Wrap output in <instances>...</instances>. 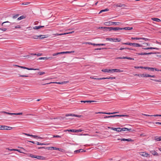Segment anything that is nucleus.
Returning <instances> with one entry per match:
<instances>
[{
	"label": "nucleus",
	"instance_id": "nucleus-2",
	"mask_svg": "<svg viewBox=\"0 0 161 161\" xmlns=\"http://www.w3.org/2000/svg\"><path fill=\"white\" fill-rule=\"evenodd\" d=\"M46 148L48 150H58L61 152H64V150L62 148H57L55 147H47Z\"/></svg>",
	"mask_w": 161,
	"mask_h": 161
},
{
	"label": "nucleus",
	"instance_id": "nucleus-49",
	"mask_svg": "<svg viewBox=\"0 0 161 161\" xmlns=\"http://www.w3.org/2000/svg\"><path fill=\"white\" fill-rule=\"evenodd\" d=\"M22 113H14L13 115H22Z\"/></svg>",
	"mask_w": 161,
	"mask_h": 161
},
{
	"label": "nucleus",
	"instance_id": "nucleus-15",
	"mask_svg": "<svg viewBox=\"0 0 161 161\" xmlns=\"http://www.w3.org/2000/svg\"><path fill=\"white\" fill-rule=\"evenodd\" d=\"M120 132L122 131H130L131 129H128L126 128H120Z\"/></svg>",
	"mask_w": 161,
	"mask_h": 161
},
{
	"label": "nucleus",
	"instance_id": "nucleus-13",
	"mask_svg": "<svg viewBox=\"0 0 161 161\" xmlns=\"http://www.w3.org/2000/svg\"><path fill=\"white\" fill-rule=\"evenodd\" d=\"M74 32V31H72L71 32H69V33H61V34L56 33V34H54V35L55 36H59L64 35H65L66 34H69V33H72L73 32Z\"/></svg>",
	"mask_w": 161,
	"mask_h": 161
},
{
	"label": "nucleus",
	"instance_id": "nucleus-1",
	"mask_svg": "<svg viewBox=\"0 0 161 161\" xmlns=\"http://www.w3.org/2000/svg\"><path fill=\"white\" fill-rule=\"evenodd\" d=\"M101 28H104V29H107V30H108L109 31H111L112 30H113L114 31H119L120 30H122V29L119 28V27H101Z\"/></svg>",
	"mask_w": 161,
	"mask_h": 161
},
{
	"label": "nucleus",
	"instance_id": "nucleus-20",
	"mask_svg": "<svg viewBox=\"0 0 161 161\" xmlns=\"http://www.w3.org/2000/svg\"><path fill=\"white\" fill-rule=\"evenodd\" d=\"M154 140L156 141H161V136H159V137L156 136L155 137Z\"/></svg>",
	"mask_w": 161,
	"mask_h": 161
},
{
	"label": "nucleus",
	"instance_id": "nucleus-25",
	"mask_svg": "<svg viewBox=\"0 0 161 161\" xmlns=\"http://www.w3.org/2000/svg\"><path fill=\"white\" fill-rule=\"evenodd\" d=\"M150 153L154 155L158 156V155L157 153L155 151H150Z\"/></svg>",
	"mask_w": 161,
	"mask_h": 161
},
{
	"label": "nucleus",
	"instance_id": "nucleus-45",
	"mask_svg": "<svg viewBox=\"0 0 161 161\" xmlns=\"http://www.w3.org/2000/svg\"><path fill=\"white\" fill-rule=\"evenodd\" d=\"M32 55H37L38 56H41L42 55V53H38V54H31Z\"/></svg>",
	"mask_w": 161,
	"mask_h": 161
},
{
	"label": "nucleus",
	"instance_id": "nucleus-34",
	"mask_svg": "<svg viewBox=\"0 0 161 161\" xmlns=\"http://www.w3.org/2000/svg\"><path fill=\"white\" fill-rule=\"evenodd\" d=\"M26 135H27V136H32V137H34V138H36V137H37V136H35V135H30V134H25Z\"/></svg>",
	"mask_w": 161,
	"mask_h": 161
},
{
	"label": "nucleus",
	"instance_id": "nucleus-39",
	"mask_svg": "<svg viewBox=\"0 0 161 161\" xmlns=\"http://www.w3.org/2000/svg\"><path fill=\"white\" fill-rule=\"evenodd\" d=\"M19 15V14H17L15 15H14L13 16V19H16L17 18Z\"/></svg>",
	"mask_w": 161,
	"mask_h": 161
},
{
	"label": "nucleus",
	"instance_id": "nucleus-48",
	"mask_svg": "<svg viewBox=\"0 0 161 161\" xmlns=\"http://www.w3.org/2000/svg\"><path fill=\"white\" fill-rule=\"evenodd\" d=\"M3 128H0V130H7V126L4 125V127H3Z\"/></svg>",
	"mask_w": 161,
	"mask_h": 161
},
{
	"label": "nucleus",
	"instance_id": "nucleus-50",
	"mask_svg": "<svg viewBox=\"0 0 161 161\" xmlns=\"http://www.w3.org/2000/svg\"><path fill=\"white\" fill-rule=\"evenodd\" d=\"M10 23V22H8V21H6V22H3L2 24V25H1L2 26H5V25H4V24L5 23ZM8 25H6V26H7Z\"/></svg>",
	"mask_w": 161,
	"mask_h": 161
},
{
	"label": "nucleus",
	"instance_id": "nucleus-33",
	"mask_svg": "<svg viewBox=\"0 0 161 161\" xmlns=\"http://www.w3.org/2000/svg\"><path fill=\"white\" fill-rule=\"evenodd\" d=\"M109 11V9L108 8H106L104 9H103L102 10H101L99 12V14H100L103 12H105V11Z\"/></svg>",
	"mask_w": 161,
	"mask_h": 161
},
{
	"label": "nucleus",
	"instance_id": "nucleus-14",
	"mask_svg": "<svg viewBox=\"0 0 161 161\" xmlns=\"http://www.w3.org/2000/svg\"><path fill=\"white\" fill-rule=\"evenodd\" d=\"M116 112H114L113 113H105V112H96L95 114H114L116 113Z\"/></svg>",
	"mask_w": 161,
	"mask_h": 161
},
{
	"label": "nucleus",
	"instance_id": "nucleus-44",
	"mask_svg": "<svg viewBox=\"0 0 161 161\" xmlns=\"http://www.w3.org/2000/svg\"><path fill=\"white\" fill-rule=\"evenodd\" d=\"M151 80H153V81H155L156 82H161V79H159V80H154V79H151Z\"/></svg>",
	"mask_w": 161,
	"mask_h": 161
},
{
	"label": "nucleus",
	"instance_id": "nucleus-42",
	"mask_svg": "<svg viewBox=\"0 0 161 161\" xmlns=\"http://www.w3.org/2000/svg\"><path fill=\"white\" fill-rule=\"evenodd\" d=\"M141 39H142V38H138V37H131V39L132 40H141Z\"/></svg>",
	"mask_w": 161,
	"mask_h": 161
},
{
	"label": "nucleus",
	"instance_id": "nucleus-26",
	"mask_svg": "<svg viewBox=\"0 0 161 161\" xmlns=\"http://www.w3.org/2000/svg\"><path fill=\"white\" fill-rule=\"evenodd\" d=\"M125 116V115H110V117H111V118H114V117H122V116Z\"/></svg>",
	"mask_w": 161,
	"mask_h": 161
},
{
	"label": "nucleus",
	"instance_id": "nucleus-11",
	"mask_svg": "<svg viewBox=\"0 0 161 161\" xmlns=\"http://www.w3.org/2000/svg\"><path fill=\"white\" fill-rule=\"evenodd\" d=\"M121 71L119 69H111V73H113L114 72H120Z\"/></svg>",
	"mask_w": 161,
	"mask_h": 161
},
{
	"label": "nucleus",
	"instance_id": "nucleus-35",
	"mask_svg": "<svg viewBox=\"0 0 161 161\" xmlns=\"http://www.w3.org/2000/svg\"><path fill=\"white\" fill-rule=\"evenodd\" d=\"M107 49V48H95V51H96V50H103L104 49Z\"/></svg>",
	"mask_w": 161,
	"mask_h": 161
},
{
	"label": "nucleus",
	"instance_id": "nucleus-23",
	"mask_svg": "<svg viewBox=\"0 0 161 161\" xmlns=\"http://www.w3.org/2000/svg\"><path fill=\"white\" fill-rule=\"evenodd\" d=\"M152 19L153 21H157L158 22H160L161 21V20L160 19H159L158 18H152Z\"/></svg>",
	"mask_w": 161,
	"mask_h": 161
},
{
	"label": "nucleus",
	"instance_id": "nucleus-38",
	"mask_svg": "<svg viewBox=\"0 0 161 161\" xmlns=\"http://www.w3.org/2000/svg\"><path fill=\"white\" fill-rule=\"evenodd\" d=\"M106 40L107 41H114V38H106Z\"/></svg>",
	"mask_w": 161,
	"mask_h": 161
},
{
	"label": "nucleus",
	"instance_id": "nucleus-28",
	"mask_svg": "<svg viewBox=\"0 0 161 161\" xmlns=\"http://www.w3.org/2000/svg\"><path fill=\"white\" fill-rule=\"evenodd\" d=\"M106 45V44H103V43H102V44H95V43H94L93 44V46H105Z\"/></svg>",
	"mask_w": 161,
	"mask_h": 161
},
{
	"label": "nucleus",
	"instance_id": "nucleus-54",
	"mask_svg": "<svg viewBox=\"0 0 161 161\" xmlns=\"http://www.w3.org/2000/svg\"><path fill=\"white\" fill-rule=\"evenodd\" d=\"M74 51H66V53H74Z\"/></svg>",
	"mask_w": 161,
	"mask_h": 161
},
{
	"label": "nucleus",
	"instance_id": "nucleus-55",
	"mask_svg": "<svg viewBox=\"0 0 161 161\" xmlns=\"http://www.w3.org/2000/svg\"><path fill=\"white\" fill-rule=\"evenodd\" d=\"M19 76L20 77H28V75H19Z\"/></svg>",
	"mask_w": 161,
	"mask_h": 161
},
{
	"label": "nucleus",
	"instance_id": "nucleus-57",
	"mask_svg": "<svg viewBox=\"0 0 161 161\" xmlns=\"http://www.w3.org/2000/svg\"><path fill=\"white\" fill-rule=\"evenodd\" d=\"M122 58L123 59H127L131 60L130 57H123Z\"/></svg>",
	"mask_w": 161,
	"mask_h": 161
},
{
	"label": "nucleus",
	"instance_id": "nucleus-3",
	"mask_svg": "<svg viewBox=\"0 0 161 161\" xmlns=\"http://www.w3.org/2000/svg\"><path fill=\"white\" fill-rule=\"evenodd\" d=\"M119 22H113L111 21L107 22L104 23V25H118Z\"/></svg>",
	"mask_w": 161,
	"mask_h": 161
},
{
	"label": "nucleus",
	"instance_id": "nucleus-16",
	"mask_svg": "<svg viewBox=\"0 0 161 161\" xmlns=\"http://www.w3.org/2000/svg\"><path fill=\"white\" fill-rule=\"evenodd\" d=\"M86 152V151L84 150L80 149L78 150H75L74 151V153H80V152Z\"/></svg>",
	"mask_w": 161,
	"mask_h": 161
},
{
	"label": "nucleus",
	"instance_id": "nucleus-27",
	"mask_svg": "<svg viewBox=\"0 0 161 161\" xmlns=\"http://www.w3.org/2000/svg\"><path fill=\"white\" fill-rule=\"evenodd\" d=\"M115 79V77H106V78L103 77L102 78H101L100 79H103V80L106 79H111L112 80V79Z\"/></svg>",
	"mask_w": 161,
	"mask_h": 161
},
{
	"label": "nucleus",
	"instance_id": "nucleus-36",
	"mask_svg": "<svg viewBox=\"0 0 161 161\" xmlns=\"http://www.w3.org/2000/svg\"><path fill=\"white\" fill-rule=\"evenodd\" d=\"M124 6V4H122L121 3H118L116 5L117 7H121Z\"/></svg>",
	"mask_w": 161,
	"mask_h": 161
},
{
	"label": "nucleus",
	"instance_id": "nucleus-21",
	"mask_svg": "<svg viewBox=\"0 0 161 161\" xmlns=\"http://www.w3.org/2000/svg\"><path fill=\"white\" fill-rule=\"evenodd\" d=\"M118 140H120L121 141H131V139L130 138H129V139H124V138H123V139H118Z\"/></svg>",
	"mask_w": 161,
	"mask_h": 161
},
{
	"label": "nucleus",
	"instance_id": "nucleus-9",
	"mask_svg": "<svg viewBox=\"0 0 161 161\" xmlns=\"http://www.w3.org/2000/svg\"><path fill=\"white\" fill-rule=\"evenodd\" d=\"M36 158H37L38 159L40 160H45L46 158L43 156H36Z\"/></svg>",
	"mask_w": 161,
	"mask_h": 161
},
{
	"label": "nucleus",
	"instance_id": "nucleus-62",
	"mask_svg": "<svg viewBox=\"0 0 161 161\" xmlns=\"http://www.w3.org/2000/svg\"><path fill=\"white\" fill-rule=\"evenodd\" d=\"M58 54H59V53H54L53 54V56H56V55H58Z\"/></svg>",
	"mask_w": 161,
	"mask_h": 161
},
{
	"label": "nucleus",
	"instance_id": "nucleus-24",
	"mask_svg": "<svg viewBox=\"0 0 161 161\" xmlns=\"http://www.w3.org/2000/svg\"><path fill=\"white\" fill-rule=\"evenodd\" d=\"M97 101H81V103H91V102H96Z\"/></svg>",
	"mask_w": 161,
	"mask_h": 161
},
{
	"label": "nucleus",
	"instance_id": "nucleus-63",
	"mask_svg": "<svg viewBox=\"0 0 161 161\" xmlns=\"http://www.w3.org/2000/svg\"><path fill=\"white\" fill-rule=\"evenodd\" d=\"M47 59H50V60H52L53 59V58L52 57H47Z\"/></svg>",
	"mask_w": 161,
	"mask_h": 161
},
{
	"label": "nucleus",
	"instance_id": "nucleus-32",
	"mask_svg": "<svg viewBox=\"0 0 161 161\" xmlns=\"http://www.w3.org/2000/svg\"><path fill=\"white\" fill-rule=\"evenodd\" d=\"M39 36L37 35H35L31 36V38L34 39H37L39 38Z\"/></svg>",
	"mask_w": 161,
	"mask_h": 161
},
{
	"label": "nucleus",
	"instance_id": "nucleus-22",
	"mask_svg": "<svg viewBox=\"0 0 161 161\" xmlns=\"http://www.w3.org/2000/svg\"><path fill=\"white\" fill-rule=\"evenodd\" d=\"M25 17H26L25 16V15H22L20 16L17 19V20H19L22 19H25Z\"/></svg>",
	"mask_w": 161,
	"mask_h": 161
},
{
	"label": "nucleus",
	"instance_id": "nucleus-12",
	"mask_svg": "<svg viewBox=\"0 0 161 161\" xmlns=\"http://www.w3.org/2000/svg\"><path fill=\"white\" fill-rule=\"evenodd\" d=\"M131 45L136 47H143V45H140L137 43H131Z\"/></svg>",
	"mask_w": 161,
	"mask_h": 161
},
{
	"label": "nucleus",
	"instance_id": "nucleus-61",
	"mask_svg": "<svg viewBox=\"0 0 161 161\" xmlns=\"http://www.w3.org/2000/svg\"><path fill=\"white\" fill-rule=\"evenodd\" d=\"M12 129V127L7 126V130H11Z\"/></svg>",
	"mask_w": 161,
	"mask_h": 161
},
{
	"label": "nucleus",
	"instance_id": "nucleus-19",
	"mask_svg": "<svg viewBox=\"0 0 161 161\" xmlns=\"http://www.w3.org/2000/svg\"><path fill=\"white\" fill-rule=\"evenodd\" d=\"M102 71L104 72L111 73V69H102Z\"/></svg>",
	"mask_w": 161,
	"mask_h": 161
},
{
	"label": "nucleus",
	"instance_id": "nucleus-10",
	"mask_svg": "<svg viewBox=\"0 0 161 161\" xmlns=\"http://www.w3.org/2000/svg\"><path fill=\"white\" fill-rule=\"evenodd\" d=\"M65 116L66 117L69 116H75L76 117H80L82 116L81 115H75L73 114H67L65 115Z\"/></svg>",
	"mask_w": 161,
	"mask_h": 161
},
{
	"label": "nucleus",
	"instance_id": "nucleus-8",
	"mask_svg": "<svg viewBox=\"0 0 161 161\" xmlns=\"http://www.w3.org/2000/svg\"><path fill=\"white\" fill-rule=\"evenodd\" d=\"M140 154L143 157H147L149 155L145 152H141L140 153Z\"/></svg>",
	"mask_w": 161,
	"mask_h": 161
},
{
	"label": "nucleus",
	"instance_id": "nucleus-59",
	"mask_svg": "<svg viewBox=\"0 0 161 161\" xmlns=\"http://www.w3.org/2000/svg\"><path fill=\"white\" fill-rule=\"evenodd\" d=\"M141 39L144 40L146 41H149V39L145 38H142V39Z\"/></svg>",
	"mask_w": 161,
	"mask_h": 161
},
{
	"label": "nucleus",
	"instance_id": "nucleus-41",
	"mask_svg": "<svg viewBox=\"0 0 161 161\" xmlns=\"http://www.w3.org/2000/svg\"><path fill=\"white\" fill-rule=\"evenodd\" d=\"M122 30H130L131 29V28L129 27H126L124 28H121Z\"/></svg>",
	"mask_w": 161,
	"mask_h": 161
},
{
	"label": "nucleus",
	"instance_id": "nucleus-31",
	"mask_svg": "<svg viewBox=\"0 0 161 161\" xmlns=\"http://www.w3.org/2000/svg\"><path fill=\"white\" fill-rule=\"evenodd\" d=\"M39 36V38H40V39H43L47 37L46 36L43 35H40Z\"/></svg>",
	"mask_w": 161,
	"mask_h": 161
},
{
	"label": "nucleus",
	"instance_id": "nucleus-37",
	"mask_svg": "<svg viewBox=\"0 0 161 161\" xmlns=\"http://www.w3.org/2000/svg\"><path fill=\"white\" fill-rule=\"evenodd\" d=\"M121 40L120 39H119V38H114V42H119Z\"/></svg>",
	"mask_w": 161,
	"mask_h": 161
},
{
	"label": "nucleus",
	"instance_id": "nucleus-43",
	"mask_svg": "<svg viewBox=\"0 0 161 161\" xmlns=\"http://www.w3.org/2000/svg\"><path fill=\"white\" fill-rule=\"evenodd\" d=\"M47 57H40L39 58V59L41 60V59H46L47 60Z\"/></svg>",
	"mask_w": 161,
	"mask_h": 161
},
{
	"label": "nucleus",
	"instance_id": "nucleus-47",
	"mask_svg": "<svg viewBox=\"0 0 161 161\" xmlns=\"http://www.w3.org/2000/svg\"><path fill=\"white\" fill-rule=\"evenodd\" d=\"M29 157H31V158H36V156L35 155H34L32 154H30L29 155Z\"/></svg>",
	"mask_w": 161,
	"mask_h": 161
},
{
	"label": "nucleus",
	"instance_id": "nucleus-56",
	"mask_svg": "<svg viewBox=\"0 0 161 161\" xmlns=\"http://www.w3.org/2000/svg\"><path fill=\"white\" fill-rule=\"evenodd\" d=\"M149 70H151V71H153L154 70V68H149Z\"/></svg>",
	"mask_w": 161,
	"mask_h": 161
},
{
	"label": "nucleus",
	"instance_id": "nucleus-52",
	"mask_svg": "<svg viewBox=\"0 0 161 161\" xmlns=\"http://www.w3.org/2000/svg\"><path fill=\"white\" fill-rule=\"evenodd\" d=\"M144 74H138L137 75L139 76H141L142 77H145V76H144Z\"/></svg>",
	"mask_w": 161,
	"mask_h": 161
},
{
	"label": "nucleus",
	"instance_id": "nucleus-58",
	"mask_svg": "<svg viewBox=\"0 0 161 161\" xmlns=\"http://www.w3.org/2000/svg\"><path fill=\"white\" fill-rule=\"evenodd\" d=\"M85 43L86 44H88L89 45H93V44H94V43H91L90 42H86Z\"/></svg>",
	"mask_w": 161,
	"mask_h": 161
},
{
	"label": "nucleus",
	"instance_id": "nucleus-6",
	"mask_svg": "<svg viewBox=\"0 0 161 161\" xmlns=\"http://www.w3.org/2000/svg\"><path fill=\"white\" fill-rule=\"evenodd\" d=\"M68 82H69L68 81H64L63 82H51L50 83H47L46 84H44V85L48 84H51V83H55V84H64L66 83H68Z\"/></svg>",
	"mask_w": 161,
	"mask_h": 161
},
{
	"label": "nucleus",
	"instance_id": "nucleus-29",
	"mask_svg": "<svg viewBox=\"0 0 161 161\" xmlns=\"http://www.w3.org/2000/svg\"><path fill=\"white\" fill-rule=\"evenodd\" d=\"M120 128H113V130L117 131L118 132H120Z\"/></svg>",
	"mask_w": 161,
	"mask_h": 161
},
{
	"label": "nucleus",
	"instance_id": "nucleus-64",
	"mask_svg": "<svg viewBox=\"0 0 161 161\" xmlns=\"http://www.w3.org/2000/svg\"><path fill=\"white\" fill-rule=\"evenodd\" d=\"M36 139H42V138L40 137V136H37V137H36Z\"/></svg>",
	"mask_w": 161,
	"mask_h": 161
},
{
	"label": "nucleus",
	"instance_id": "nucleus-18",
	"mask_svg": "<svg viewBox=\"0 0 161 161\" xmlns=\"http://www.w3.org/2000/svg\"><path fill=\"white\" fill-rule=\"evenodd\" d=\"M142 115L146 116H154L155 117L156 116H161V114H156L154 115H148L146 114H142Z\"/></svg>",
	"mask_w": 161,
	"mask_h": 161
},
{
	"label": "nucleus",
	"instance_id": "nucleus-17",
	"mask_svg": "<svg viewBox=\"0 0 161 161\" xmlns=\"http://www.w3.org/2000/svg\"><path fill=\"white\" fill-rule=\"evenodd\" d=\"M143 49H145V50H147V49H156V50H158L159 49L157 48L156 47H146V48H143Z\"/></svg>",
	"mask_w": 161,
	"mask_h": 161
},
{
	"label": "nucleus",
	"instance_id": "nucleus-60",
	"mask_svg": "<svg viewBox=\"0 0 161 161\" xmlns=\"http://www.w3.org/2000/svg\"><path fill=\"white\" fill-rule=\"evenodd\" d=\"M59 54H66V52H58Z\"/></svg>",
	"mask_w": 161,
	"mask_h": 161
},
{
	"label": "nucleus",
	"instance_id": "nucleus-46",
	"mask_svg": "<svg viewBox=\"0 0 161 161\" xmlns=\"http://www.w3.org/2000/svg\"><path fill=\"white\" fill-rule=\"evenodd\" d=\"M45 72H39L38 73V74L40 75H42L45 74Z\"/></svg>",
	"mask_w": 161,
	"mask_h": 161
},
{
	"label": "nucleus",
	"instance_id": "nucleus-40",
	"mask_svg": "<svg viewBox=\"0 0 161 161\" xmlns=\"http://www.w3.org/2000/svg\"><path fill=\"white\" fill-rule=\"evenodd\" d=\"M40 28V26H35V27H33V29L34 30H38Z\"/></svg>",
	"mask_w": 161,
	"mask_h": 161
},
{
	"label": "nucleus",
	"instance_id": "nucleus-30",
	"mask_svg": "<svg viewBox=\"0 0 161 161\" xmlns=\"http://www.w3.org/2000/svg\"><path fill=\"white\" fill-rule=\"evenodd\" d=\"M0 113H4L6 114H8L10 115H13V114H14L13 113H9V112H6L5 111H2V112H0Z\"/></svg>",
	"mask_w": 161,
	"mask_h": 161
},
{
	"label": "nucleus",
	"instance_id": "nucleus-4",
	"mask_svg": "<svg viewBox=\"0 0 161 161\" xmlns=\"http://www.w3.org/2000/svg\"><path fill=\"white\" fill-rule=\"evenodd\" d=\"M83 130L81 129L78 130H75V129H71V130H64V131L66 132L68 131L69 132H81Z\"/></svg>",
	"mask_w": 161,
	"mask_h": 161
},
{
	"label": "nucleus",
	"instance_id": "nucleus-51",
	"mask_svg": "<svg viewBox=\"0 0 161 161\" xmlns=\"http://www.w3.org/2000/svg\"><path fill=\"white\" fill-rule=\"evenodd\" d=\"M53 137H61V136L58 135H54L53 136Z\"/></svg>",
	"mask_w": 161,
	"mask_h": 161
},
{
	"label": "nucleus",
	"instance_id": "nucleus-53",
	"mask_svg": "<svg viewBox=\"0 0 161 161\" xmlns=\"http://www.w3.org/2000/svg\"><path fill=\"white\" fill-rule=\"evenodd\" d=\"M0 30L3 31H5L7 30V29L6 28H1Z\"/></svg>",
	"mask_w": 161,
	"mask_h": 161
},
{
	"label": "nucleus",
	"instance_id": "nucleus-7",
	"mask_svg": "<svg viewBox=\"0 0 161 161\" xmlns=\"http://www.w3.org/2000/svg\"><path fill=\"white\" fill-rule=\"evenodd\" d=\"M156 53H153V52H150L149 53H138V55H149L151 54H156Z\"/></svg>",
	"mask_w": 161,
	"mask_h": 161
},
{
	"label": "nucleus",
	"instance_id": "nucleus-5",
	"mask_svg": "<svg viewBox=\"0 0 161 161\" xmlns=\"http://www.w3.org/2000/svg\"><path fill=\"white\" fill-rule=\"evenodd\" d=\"M16 66H17L18 67L21 68L25 69H27L28 70H39V69H33V68H27L25 67L24 66H19V65H16Z\"/></svg>",
	"mask_w": 161,
	"mask_h": 161
}]
</instances>
